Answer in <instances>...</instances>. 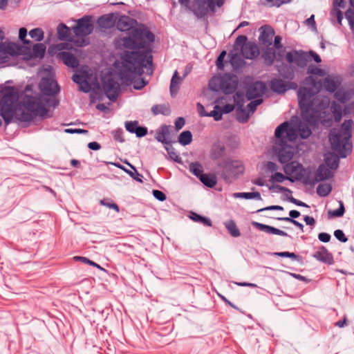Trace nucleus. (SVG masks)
Wrapping results in <instances>:
<instances>
[{
	"label": "nucleus",
	"instance_id": "nucleus-1",
	"mask_svg": "<svg viewBox=\"0 0 354 354\" xmlns=\"http://www.w3.org/2000/svg\"><path fill=\"white\" fill-rule=\"evenodd\" d=\"M304 85L297 93L304 122L297 118H292L290 122L280 124L275 130L276 139L273 149L279 162L283 164L287 163L293 157L292 148L287 142L295 140L298 135L304 139L308 138L312 133L310 127L317 124L330 104L327 97L315 96L320 89L321 84L317 82L314 77H306Z\"/></svg>",
	"mask_w": 354,
	"mask_h": 354
},
{
	"label": "nucleus",
	"instance_id": "nucleus-2",
	"mask_svg": "<svg viewBox=\"0 0 354 354\" xmlns=\"http://www.w3.org/2000/svg\"><path fill=\"white\" fill-rule=\"evenodd\" d=\"M18 94L14 87L6 86L0 92V118L8 124L14 122H28L39 115L48 114L46 97L41 95H25L21 104L17 106Z\"/></svg>",
	"mask_w": 354,
	"mask_h": 354
},
{
	"label": "nucleus",
	"instance_id": "nucleus-3",
	"mask_svg": "<svg viewBox=\"0 0 354 354\" xmlns=\"http://www.w3.org/2000/svg\"><path fill=\"white\" fill-rule=\"evenodd\" d=\"M122 62L116 63L121 80L126 83L132 82L136 75L143 72L145 56L138 52H124L121 56Z\"/></svg>",
	"mask_w": 354,
	"mask_h": 354
},
{
	"label": "nucleus",
	"instance_id": "nucleus-4",
	"mask_svg": "<svg viewBox=\"0 0 354 354\" xmlns=\"http://www.w3.org/2000/svg\"><path fill=\"white\" fill-rule=\"evenodd\" d=\"M45 50V46L40 43L35 44L32 50L17 44H6L0 46V63H6L10 57L16 55H24V59L42 57Z\"/></svg>",
	"mask_w": 354,
	"mask_h": 354
},
{
	"label": "nucleus",
	"instance_id": "nucleus-5",
	"mask_svg": "<svg viewBox=\"0 0 354 354\" xmlns=\"http://www.w3.org/2000/svg\"><path fill=\"white\" fill-rule=\"evenodd\" d=\"M353 123L351 120H346L340 129H333L329 135L332 149L342 158H345L351 149L349 139Z\"/></svg>",
	"mask_w": 354,
	"mask_h": 354
},
{
	"label": "nucleus",
	"instance_id": "nucleus-6",
	"mask_svg": "<svg viewBox=\"0 0 354 354\" xmlns=\"http://www.w3.org/2000/svg\"><path fill=\"white\" fill-rule=\"evenodd\" d=\"M153 40L154 36L149 30L140 28L131 30L129 37L121 38L118 43L124 48L136 50L146 48Z\"/></svg>",
	"mask_w": 354,
	"mask_h": 354
},
{
	"label": "nucleus",
	"instance_id": "nucleus-7",
	"mask_svg": "<svg viewBox=\"0 0 354 354\" xmlns=\"http://www.w3.org/2000/svg\"><path fill=\"white\" fill-rule=\"evenodd\" d=\"M225 0H194L192 10L198 18L205 17L209 11L214 12L216 6L221 7Z\"/></svg>",
	"mask_w": 354,
	"mask_h": 354
},
{
	"label": "nucleus",
	"instance_id": "nucleus-8",
	"mask_svg": "<svg viewBox=\"0 0 354 354\" xmlns=\"http://www.w3.org/2000/svg\"><path fill=\"white\" fill-rule=\"evenodd\" d=\"M214 82H218L222 91L226 93H232L238 85V77L234 75L225 74L221 78L212 79L209 85L212 86Z\"/></svg>",
	"mask_w": 354,
	"mask_h": 354
},
{
	"label": "nucleus",
	"instance_id": "nucleus-9",
	"mask_svg": "<svg viewBox=\"0 0 354 354\" xmlns=\"http://www.w3.org/2000/svg\"><path fill=\"white\" fill-rule=\"evenodd\" d=\"M72 29L76 36H86L92 32L93 26L91 19L85 17L79 19L77 22V25L73 26Z\"/></svg>",
	"mask_w": 354,
	"mask_h": 354
},
{
	"label": "nucleus",
	"instance_id": "nucleus-10",
	"mask_svg": "<svg viewBox=\"0 0 354 354\" xmlns=\"http://www.w3.org/2000/svg\"><path fill=\"white\" fill-rule=\"evenodd\" d=\"M283 171L285 174L289 176L290 178L295 177L299 178L304 176V167L297 161H292L289 163H286L283 166Z\"/></svg>",
	"mask_w": 354,
	"mask_h": 354
},
{
	"label": "nucleus",
	"instance_id": "nucleus-11",
	"mask_svg": "<svg viewBox=\"0 0 354 354\" xmlns=\"http://www.w3.org/2000/svg\"><path fill=\"white\" fill-rule=\"evenodd\" d=\"M39 87L46 95H53L59 91L57 82L52 78H42Z\"/></svg>",
	"mask_w": 354,
	"mask_h": 354
},
{
	"label": "nucleus",
	"instance_id": "nucleus-12",
	"mask_svg": "<svg viewBox=\"0 0 354 354\" xmlns=\"http://www.w3.org/2000/svg\"><path fill=\"white\" fill-rule=\"evenodd\" d=\"M244 168L242 163L239 161H229L227 162L224 166V171L225 174V178L228 176H236L243 172Z\"/></svg>",
	"mask_w": 354,
	"mask_h": 354
},
{
	"label": "nucleus",
	"instance_id": "nucleus-13",
	"mask_svg": "<svg viewBox=\"0 0 354 354\" xmlns=\"http://www.w3.org/2000/svg\"><path fill=\"white\" fill-rule=\"evenodd\" d=\"M119 84L113 80H109L104 82L103 89L107 97L112 101L117 99L119 93Z\"/></svg>",
	"mask_w": 354,
	"mask_h": 354
},
{
	"label": "nucleus",
	"instance_id": "nucleus-14",
	"mask_svg": "<svg viewBox=\"0 0 354 354\" xmlns=\"http://www.w3.org/2000/svg\"><path fill=\"white\" fill-rule=\"evenodd\" d=\"M266 90V86L263 82H256L252 84L248 88L246 96L252 100L261 96Z\"/></svg>",
	"mask_w": 354,
	"mask_h": 354
},
{
	"label": "nucleus",
	"instance_id": "nucleus-15",
	"mask_svg": "<svg viewBox=\"0 0 354 354\" xmlns=\"http://www.w3.org/2000/svg\"><path fill=\"white\" fill-rule=\"evenodd\" d=\"M242 55L246 59H254L259 54L258 46L253 42H248L241 49Z\"/></svg>",
	"mask_w": 354,
	"mask_h": 354
},
{
	"label": "nucleus",
	"instance_id": "nucleus-16",
	"mask_svg": "<svg viewBox=\"0 0 354 354\" xmlns=\"http://www.w3.org/2000/svg\"><path fill=\"white\" fill-rule=\"evenodd\" d=\"M252 225L258 230L265 232L270 234H276L282 236H288V234L286 232L270 225L262 224L256 221L252 222Z\"/></svg>",
	"mask_w": 354,
	"mask_h": 354
},
{
	"label": "nucleus",
	"instance_id": "nucleus-17",
	"mask_svg": "<svg viewBox=\"0 0 354 354\" xmlns=\"http://www.w3.org/2000/svg\"><path fill=\"white\" fill-rule=\"evenodd\" d=\"M261 30L259 41L266 46H270L274 35V30L269 26H265L261 28Z\"/></svg>",
	"mask_w": 354,
	"mask_h": 354
},
{
	"label": "nucleus",
	"instance_id": "nucleus-18",
	"mask_svg": "<svg viewBox=\"0 0 354 354\" xmlns=\"http://www.w3.org/2000/svg\"><path fill=\"white\" fill-rule=\"evenodd\" d=\"M307 55L297 52L288 53L286 54V59L290 63H297L298 66H304L306 64Z\"/></svg>",
	"mask_w": 354,
	"mask_h": 354
},
{
	"label": "nucleus",
	"instance_id": "nucleus-19",
	"mask_svg": "<svg viewBox=\"0 0 354 354\" xmlns=\"http://www.w3.org/2000/svg\"><path fill=\"white\" fill-rule=\"evenodd\" d=\"M185 75H185L183 77H181L178 75V73L177 71H174L171 80L169 87L170 93L171 96H175L177 94L179 90L180 85L181 84L183 78L185 77Z\"/></svg>",
	"mask_w": 354,
	"mask_h": 354
},
{
	"label": "nucleus",
	"instance_id": "nucleus-20",
	"mask_svg": "<svg viewBox=\"0 0 354 354\" xmlns=\"http://www.w3.org/2000/svg\"><path fill=\"white\" fill-rule=\"evenodd\" d=\"M59 57L66 66L71 68L77 67L79 62L71 53L62 52L59 53Z\"/></svg>",
	"mask_w": 354,
	"mask_h": 354
},
{
	"label": "nucleus",
	"instance_id": "nucleus-21",
	"mask_svg": "<svg viewBox=\"0 0 354 354\" xmlns=\"http://www.w3.org/2000/svg\"><path fill=\"white\" fill-rule=\"evenodd\" d=\"M333 176L330 169H328L325 165H322L319 167L315 176V181L319 182L330 178Z\"/></svg>",
	"mask_w": 354,
	"mask_h": 354
},
{
	"label": "nucleus",
	"instance_id": "nucleus-22",
	"mask_svg": "<svg viewBox=\"0 0 354 354\" xmlns=\"http://www.w3.org/2000/svg\"><path fill=\"white\" fill-rule=\"evenodd\" d=\"M313 257L318 261L326 263H331L333 261L331 254L324 247L319 248L318 250L313 254Z\"/></svg>",
	"mask_w": 354,
	"mask_h": 354
},
{
	"label": "nucleus",
	"instance_id": "nucleus-23",
	"mask_svg": "<svg viewBox=\"0 0 354 354\" xmlns=\"http://www.w3.org/2000/svg\"><path fill=\"white\" fill-rule=\"evenodd\" d=\"M325 163L330 169H336L339 165V158L334 153L325 154Z\"/></svg>",
	"mask_w": 354,
	"mask_h": 354
},
{
	"label": "nucleus",
	"instance_id": "nucleus-24",
	"mask_svg": "<svg viewBox=\"0 0 354 354\" xmlns=\"http://www.w3.org/2000/svg\"><path fill=\"white\" fill-rule=\"evenodd\" d=\"M271 89L278 93H283L288 90L287 85L281 80H274L270 82Z\"/></svg>",
	"mask_w": 354,
	"mask_h": 354
},
{
	"label": "nucleus",
	"instance_id": "nucleus-25",
	"mask_svg": "<svg viewBox=\"0 0 354 354\" xmlns=\"http://www.w3.org/2000/svg\"><path fill=\"white\" fill-rule=\"evenodd\" d=\"M132 26V20L129 17H121L117 24L118 30L121 31L129 30Z\"/></svg>",
	"mask_w": 354,
	"mask_h": 354
},
{
	"label": "nucleus",
	"instance_id": "nucleus-26",
	"mask_svg": "<svg viewBox=\"0 0 354 354\" xmlns=\"http://www.w3.org/2000/svg\"><path fill=\"white\" fill-rule=\"evenodd\" d=\"M169 133V127L167 126H162L156 133V138L158 141L165 144V145H169V143L166 141L167 136H168Z\"/></svg>",
	"mask_w": 354,
	"mask_h": 354
},
{
	"label": "nucleus",
	"instance_id": "nucleus-27",
	"mask_svg": "<svg viewBox=\"0 0 354 354\" xmlns=\"http://www.w3.org/2000/svg\"><path fill=\"white\" fill-rule=\"evenodd\" d=\"M286 180H288L291 182H294V180L292 178H290L289 176H288V175L285 176L283 174L279 173V172H274L270 178V182H271L272 183H283Z\"/></svg>",
	"mask_w": 354,
	"mask_h": 354
},
{
	"label": "nucleus",
	"instance_id": "nucleus-28",
	"mask_svg": "<svg viewBox=\"0 0 354 354\" xmlns=\"http://www.w3.org/2000/svg\"><path fill=\"white\" fill-rule=\"evenodd\" d=\"M330 110L333 113L335 122H339L342 117V108L341 105L334 102L331 104Z\"/></svg>",
	"mask_w": 354,
	"mask_h": 354
},
{
	"label": "nucleus",
	"instance_id": "nucleus-29",
	"mask_svg": "<svg viewBox=\"0 0 354 354\" xmlns=\"http://www.w3.org/2000/svg\"><path fill=\"white\" fill-rule=\"evenodd\" d=\"M332 190V186L329 183H322L317 187V193L319 196H328Z\"/></svg>",
	"mask_w": 354,
	"mask_h": 354
},
{
	"label": "nucleus",
	"instance_id": "nucleus-30",
	"mask_svg": "<svg viewBox=\"0 0 354 354\" xmlns=\"http://www.w3.org/2000/svg\"><path fill=\"white\" fill-rule=\"evenodd\" d=\"M225 226L233 237H238L241 235L240 231L236 227V223L232 220L228 221L225 223Z\"/></svg>",
	"mask_w": 354,
	"mask_h": 354
},
{
	"label": "nucleus",
	"instance_id": "nucleus-31",
	"mask_svg": "<svg viewBox=\"0 0 354 354\" xmlns=\"http://www.w3.org/2000/svg\"><path fill=\"white\" fill-rule=\"evenodd\" d=\"M233 196L236 198H241L245 199H252L257 198L258 200H261V197L259 192H240V193H234Z\"/></svg>",
	"mask_w": 354,
	"mask_h": 354
},
{
	"label": "nucleus",
	"instance_id": "nucleus-32",
	"mask_svg": "<svg viewBox=\"0 0 354 354\" xmlns=\"http://www.w3.org/2000/svg\"><path fill=\"white\" fill-rule=\"evenodd\" d=\"M57 35L59 39H66L70 35V29L66 25L61 24L57 27Z\"/></svg>",
	"mask_w": 354,
	"mask_h": 354
},
{
	"label": "nucleus",
	"instance_id": "nucleus-33",
	"mask_svg": "<svg viewBox=\"0 0 354 354\" xmlns=\"http://www.w3.org/2000/svg\"><path fill=\"white\" fill-rule=\"evenodd\" d=\"M337 86V81L330 77H326L324 81V87L329 92L335 91Z\"/></svg>",
	"mask_w": 354,
	"mask_h": 354
},
{
	"label": "nucleus",
	"instance_id": "nucleus-34",
	"mask_svg": "<svg viewBox=\"0 0 354 354\" xmlns=\"http://www.w3.org/2000/svg\"><path fill=\"white\" fill-rule=\"evenodd\" d=\"M97 23L99 26L103 28H109L113 26L114 23L112 17L110 16H102L101 17Z\"/></svg>",
	"mask_w": 354,
	"mask_h": 354
},
{
	"label": "nucleus",
	"instance_id": "nucleus-35",
	"mask_svg": "<svg viewBox=\"0 0 354 354\" xmlns=\"http://www.w3.org/2000/svg\"><path fill=\"white\" fill-rule=\"evenodd\" d=\"M192 140V135L189 131L182 132L178 137V142L183 146L189 144Z\"/></svg>",
	"mask_w": 354,
	"mask_h": 354
},
{
	"label": "nucleus",
	"instance_id": "nucleus-36",
	"mask_svg": "<svg viewBox=\"0 0 354 354\" xmlns=\"http://www.w3.org/2000/svg\"><path fill=\"white\" fill-rule=\"evenodd\" d=\"M335 98L342 103L347 102L351 97V93L344 90H338L335 93Z\"/></svg>",
	"mask_w": 354,
	"mask_h": 354
},
{
	"label": "nucleus",
	"instance_id": "nucleus-37",
	"mask_svg": "<svg viewBox=\"0 0 354 354\" xmlns=\"http://www.w3.org/2000/svg\"><path fill=\"white\" fill-rule=\"evenodd\" d=\"M190 218L194 221L201 223L206 226H212V221L209 218L202 216L196 213H192Z\"/></svg>",
	"mask_w": 354,
	"mask_h": 354
},
{
	"label": "nucleus",
	"instance_id": "nucleus-38",
	"mask_svg": "<svg viewBox=\"0 0 354 354\" xmlns=\"http://www.w3.org/2000/svg\"><path fill=\"white\" fill-rule=\"evenodd\" d=\"M201 181L209 187H213L216 184V178L214 176L203 174L200 178Z\"/></svg>",
	"mask_w": 354,
	"mask_h": 354
},
{
	"label": "nucleus",
	"instance_id": "nucleus-39",
	"mask_svg": "<svg viewBox=\"0 0 354 354\" xmlns=\"http://www.w3.org/2000/svg\"><path fill=\"white\" fill-rule=\"evenodd\" d=\"M263 57L266 64L271 65L274 62L275 58L274 50L272 48H268L266 52L263 53Z\"/></svg>",
	"mask_w": 354,
	"mask_h": 354
},
{
	"label": "nucleus",
	"instance_id": "nucleus-40",
	"mask_svg": "<svg viewBox=\"0 0 354 354\" xmlns=\"http://www.w3.org/2000/svg\"><path fill=\"white\" fill-rule=\"evenodd\" d=\"M189 170L190 171L198 177L201 178V176H203V167L201 165L197 162H192L189 165Z\"/></svg>",
	"mask_w": 354,
	"mask_h": 354
},
{
	"label": "nucleus",
	"instance_id": "nucleus-41",
	"mask_svg": "<svg viewBox=\"0 0 354 354\" xmlns=\"http://www.w3.org/2000/svg\"><path fill=\"white\" fill-rule=\"evenodd\" d=\"M29 35L37 41H40L44 39V31L41 28H37L29 32Z\"/></svg>",
	"mask_w": 354,
	"mask_h": 354
},
{
	"label": "nucleus",
	"instance_id": "nucleus-42",
	"mask_svg": "<svg viewBox=\"0 0 354 354\" xmlns=\"http://www.w3.org/2000/svg\"><path fill=\"white\" fill-rule=\"evenodd\" d=\"M88 74L86 71L81 72L80 73H77L73 75V80L74 82L77 83L78 85L82 84L85 80H88Z\"/></svg>",
	"mask_w": 354,
	"mask_h": 354
},
{
	"label": "nucleus",
	"instance_id": "nucleus-43",
	"mask_svg": "<svg viewBox=\"0 0 354 354\" xmlns=\"http://www.w3.org/2000/svg\"><path fill=\"white\" fill-rule=\"evenodd\" d=\"M165 147L172 160H175L177 162H181V158L179 156L178 153L175 151V149L172 147L171 145H167L165 146Z\"/></svg>",
	"mask_w": 354,
	"mask_h": 354
},
{
	"label": "nucleus",
	"instance_id": "nucleus-44",
	"mask_svg": "<svg viewBox=\"0 0 354 354\" xmlns=\"http://www.w3.org/2000/svg\"><path fill=\"white\" fill-rule=\"evenodd\" d=\"M209 117H213L216 121H218L222 118L221 106L216 105L214 109L207 114Z\"/></svg>",
	"mask_w": 354,
	"mask_h": 354
},
{
	"label": "nucleus",
	"instance_id": "nucleus-45",
	"mask_svg": "<svg viewBox=\"0 0 354 354\" xmlns=\"http://www.w3.org/2000/svg\"><path fill=\"white\" fill-rule=\"evenodd\" d=\"M74 260L75 261H80L84 263H86V264H88V265H91L92 266H94L97 268H98L99 270H103L104 271L105 270L102 268L100 265H98L97 263H95L94 261H92L91 260H89L88 259H87L86 257H74Z\"/></svg>",
	"mask_w": 354,
	"mask_h": 354
},
{
	"label": "nucleus",
	"instance_id": "nucleus-46",
	"mask_svg": "<svg viewBox=\"0 0 354 354\" xmlns=\"http://www.w3.org/2000/svg\"><path fill=\"white\" fill-rule=\"evenodd\" d=\"M126 163L130 166V167L133 170V171H130V170H125V172L127 173L128 174H129L132 178H133L136 180L137 181H139V182H142V179L141 178L142 177V176L141 174H140L136 169L133 166L131 165L130 163H129L128 162H126Z\"/></svg>",
	"mask_w": 354,
	"mask_h": 354
},
{
	"label": "nucleus",
	"instance_id": "nucleus-47",
	"mask_svg": "<svg viewBox=\"0 0 354 354\" xmlns=\"http://www.w3.org/2000/svg\"><path fill=\"white\" fill-rule=\"evenodd\" d=\"M308 74L310 75H316L318 76H324L325 75V72L323 69H321L315 66H309L307 70Z\"/></svg>",
	"mask_w": 354,
	"mask_h": 354
},
{
	"label": "nucleus",
	"instance_id": "nucleus-48",
	"mask_svg": "<svg viewBox=\"0 0 354 354\" xmlns=\"http://www.w3.org/2000/svg\"><path fill=\"white\" fill-rule=\"evenodd\" d=\"M344 213V204L342 201H339V208L336 209V210H333V211H329L328 212V214L330 216H334V217H339V216H343Z\"/></svg>",
	"mask_w": 354,
	"mask_h": 354
},
{
	"label": "nucleus",
	"instance_id": "nucleus-49",
	"mask_svg": "<svg viewBox=\"0 0 354 354\" xmlns=\"http://www.w3.org/2000/svg\"><path fill=\"white\" fill-rule=\"evenodd\" d=\"M151 111L154 115H158L159 113L167 114L169 113V109L162 105H156L152 106Z\"/></svg>",
	"mask_w": 354,
	"mask_h": 354
},
{
	"label": "nucleus",
	"instance_id": "nucleus-50",
	"mask_svg": "<svg viewBox=\"0 0 354 354\" xmlns=\"http://www.w3.org/2000/svg\"><path fill=\"white\" fill-rule=\"evenodd\" d=\"M237 120L241 122H245L248 121L249 117H250V113H245V110H238L237 111Z\"/></svg>",
	"mask_w": 354,
	"mask_h": 354
},
{
	"label": "nucleus",
	"instance_id": "nucleus-51",
	"mask_svg": "<svg viewBox=\"0 0 354 354\" xmlns=\"http://www.w3.org/2000/svg\"><path fill=\"white\" fill-rule=\"evenodd\" d=\"M269 189H270V190H272L273 192H277V193H279V192H288L289 194L292 193L290 189H289L286 187L278 185H272V186L270 187Z\"/></svg>",
	"mask_w": 354,
	"mask_h": 354
},
{
	"label": "nucleus",
	"instance_id": "nucleus-52",
	"mask_svg": "<svg viewBox=\"0 0 354 354\" xmlns=\"http://www.w3.org/2000/svg\"><path fill=\"white\" fill-rule=\"evenodd\" d=\"M261 102H262V100L257 99L256 100L251 102L250 104H248V108L249 109L248 113H253L254 111L256 110L257 106H259L260 104H261Z\"/></svg>",
	"mask_w": 354,
	"mask_h": 354
},
{
	"label": "nucleus",
	"instance_id": "nucleus-53",
	"mask_svg": "<svg viewBox=\"0 0 354 354\" xmlns=\"http://www.w3.org/2000/svg\"><path fill=\"white\" fill-rule=\"evenodd\" d=\"M334 236L337 239L341 242L345 243L347 241V238L345 236L344 232L341 230H337L334 232Z\"/></svg>",
	"mask_w": 354,
	"mask_h": 354
},
{
	"label": "nucleus",
	"instance_id": "nucleus-54",
	"mask_svg": "<svg viewBox=\"0 0 354 354\" xmlns=\"http://www.w3.org/2000/svg\"><path fill=\"white\" fill-rule=\"evenodd\" d=\"M138 127V122L131 121L125 122L126 129L130 133H134L136 128Z\"/></svg>",
	"mask_w": 354,
	"mask_h": 354
},
{
	"label": "nucleus",
	"instance_id": "nucleus-55",
	"mask_svg": "<svg viewBox=\"0 0 354 354\" xmlns=\"http://www.w3.org/2000/svg\"><path fill=\"white\" fill-rule=\"evenodd\" d=\"M27 35V30L25 28H21L19 30V38L24 44H30V41L26 40L25 38Z\"/></svg>",
	"mask_w": 354,
	"mask_h": 354
},
{
	"label": "nucleus",
	"instance_id": "nucleus-56",
	"mask_svg": "<svg viewBox=\"0 0 354 354\" xmlns=\"http://www.w3.org/2000/svg\"><path fill=\"white\" fill-rule=\"evenodd\" d=\"M100 203L102 205H104V206H106L109 208H111V209H113L114 210H115L117 212H119V207L118 206L117 204L115 203H109V202H106L105 200H101L100 201Z\"/></svg>",
	"mask_w": 354,
	"mask_h": 354
},
{
	"label": "nucleus",
	"instance_id": "nucleus-57",
	"mask_svg": "<svg viewBox=\"0 0 354 354\" xmlns=\"http://www.w3.org/2000/svg\"><path fill=\"white\" fill-rule=\"evenodd\" d=\"M146 84L147 82L142 78L133 82V87L136 90L142 89Z\"/></svg>",
	"mask_w": 354,
	"mask_h": 354
},
{
	"label": "nucleus",
	"instance_id": "nucleus-58",
	"mask_svg": "<svg viewBox=\"0 0 354 354\" xmlns=\"http://www.w3.org/2000/svg\"><path fill=\"white\" fill-rule=\"evenodd\" d=\"M274 254L277 257H289V258L294 259H295L297 257V256L295 253L289 252H275Z\"/></svg>",
	"mask_w": 354,
	"mask_h": 354
},
{
	"label": "nucleus",
	"instance_id": "nucleus-59",
	"mask_svg": "<svg viewBox=\"0 0 354 354\" xmlns=\"http://www.w3.org/2000/svg\"><path fill=\"white\" fill-rule=\"evenodd\" d=\"M153 195L157 200L160 201H164L166 199L165 194L159 190H153Z\"/></svg>",
	"mask_w": 354,
	"mask_h": 354
},
{
	"label": "nucleus",
	"instance_id": "nucleus-60",
	"mask_svg": "<svg viewBox=\"0 0 354 354\" xmlns=\"http://www.w3.org/2000/svg\"><path fill=\"white\" fill-rule=\"evenodd\" d=\"M79 88L80 91H82L84 93L89 92L91 87V85L89 84V83L88 82V80H85L84 82H82V84H80L79 85Z\"/></svg>",
	"mask_w": 354,
	"mask_h": 354
},
{
	"label": "nucleus",
	"instance_id": "nucleus-61",
	"mask_svg": "<svg viewBox=\"0 0 354 354\" xmlns=\"http://www.w3.org/2000/svg\"><path fill=\"white\" fill-rule=\"evenodd\" d=\"M138 137H143L147 133V129L145 127H137L134 132Z\"/></svg>",
	"mask_w": 354,
	"mask_h": 354
},
{
	"label": "nucleus",
	"instance_id": "nucleus-62",
	"mask_svg": "<svg viewBox=\"0 0 354 354\" xmlns=\"http://www.w3.org/2000/svg\"><path fill=\"white\" fill-rule=\"evenodd\" d=\"M225 55H226L225 51H223L221 53V54L218 57V58L216 59V66H218V68H223V62Z\"/></svg>",
	"mask_w": 354,
	"mask_h": 354
},
{
	"label": "nucleus",
	"instance_id": "nucleus-63",
	"mask_svg": "<svg viewBox=\"0 0 354 354\" xmlns=\"http://www.w3.org/2000/svg\"><path fill=\"white\" fill-rule=\"evenodd\" d=\"M318 239L322 242L327 243L330 239V235L325 232H322L319 234Z\"/></svg>",
	"mask_w": 354,
	"mask_h": 354
},
{
	"label": "nucleus",
	"instance_id": "nucleus-64",
	"mask_svg": "<svg viewBox=\"0 0 354 354\" xmlns=\"http://www.w3.org/2000/svg\"><path fill=\"white\" fill-rule=\"evenodd\" d=\"M246 41H247V37L245 36L240 35L236 39V45L238 46H241V48L244 44L248 43V42H246Z\"/></svg>",
	"mask_w": 354,
	"mask_h": 354
}]
</instances>
